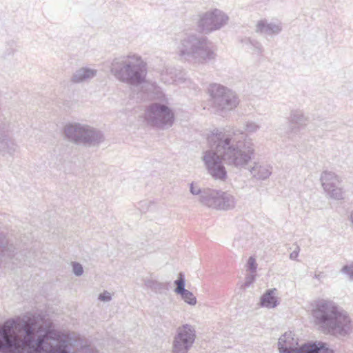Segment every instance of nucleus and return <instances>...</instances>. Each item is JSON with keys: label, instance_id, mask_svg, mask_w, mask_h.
<instances>
[{"label": "nucleus", "instance_id": "nucleus-1", "mask_svg": "<svg viewBox=\"0 0 353 353\" xmlns=\"http://www.w3.org/2000/svg\"><path fill=\"white\" fill-rule=\"evenodd\" d=\"M0 353H99L75 332L51 329L28 313L0 328Z\"/></svg>", "mask_w": 353, "mask_h": 353}, {"label": "nucleus", "instance_id": "nucleus-2", "mask_svg": "<svg viewBox=\"0 0 353 353\" xmlns=\"http://www.w3.org/2000/svg\"><path fill=\"white\" fill-rule=\"evenodd\" d=\"M208 141L211 149L203 152L202 160L208 173L215 180L224 181L227 179L223 161L241 169L254 157L253 145L237 139L234 133L226 134L216 131L208 137Z\"/></svg>", "mask_w": 353, "mask_h": 353}, {"label": "nucleus", "instance_id": "nucleus-3", "mask_svg": "<svg viewBox=\"0 0 353 353\" xmlns=\"http://www.w3.org/2000/svg\"><path fill=\"white\" fill-rule=\"evenodd\" d=\"M110 73L119 81L129 85L141 86L139 92L145 100L157 99L146 110H172L168 99L155 82L146 81L147 63L135 53H129L113 59L110 65Z\"/></svg>", "mask_w": 353, "mask_h": 353}, {"label": "nucleus", "instance_id": "nucleus-4", "mask_svg": "<svg viewBox=\"0 0 353 353\" xmlns=\"http://www.w3.org/2000/svg\"><path fill=\"white\" fill-rule=\"evenodd\" d=\"M311 314L314 325L324 334L345 336L352 330L349 314L334 301L319 299L315 301Z\"/></svg>", "mask_w": 353, "mask_h": 353}, {"label": "nucleus", "instance_id": "nucleus-5", "mask_svg": "<svg viewBox=\"0 0 353 353\" xmlns=\"http://www.w3.org/2000/svg\"><path fill=\"white\" fill-rule=\"evenodd\" d=\"M176 53L181 59L194 64H204L216 57L212 43L206 37L196 34L183 35L176 46Z\"/></svg>", "mask_w": 353, "mask_h": 353}, {"label": "nucleus", "instance_id": "nucleus-6", "mask_svg": "<svg viewBox=\"0 0 353 353\" xmlns=\"http://www.w3.org/2000/svg\"><path fill=\"white\" fill-rule=\"evenodd\" d=\"M63 131L67 141L79 145L99 147L105 141V135L101 130L86 123H68Z\"/></svg>", "mask_w": 353, "mask_h": 353}, {"label": "nucleus", "instance_id": "nucleus-7", "mask_svg": "<svg viewBox=\"0 0 353 353\" xmlns=\"http://www.w3.org/2000/svg\"><path fill=\"white\" fill-rule=\"evenodd\" d=\"M280 353H334L329 345L322 341L308 343L299 347L298 339L292 332L280 336L278 341Z\"/></svg>", "mask_w": 353, "mask_h": 353}, {"label": "nucleus", "instance_id": "nucleus-8", "mask_svg": "<svg viewBox=\"0 0 353 353\" xmlns=\"http://www.w3.org/2000/svg\"><path fill=\"white\" fill-rule=\"evenodd\" d=\"M208 93L214 105L221 110H232L239 103L237 94L230 88L219 83H210L208 88Z\"/></svg>", "mask_w": 353, "mask_h": 353}, {"label": "nucleus", "instance_id": "nucleus-9", "mask_svg": "<svg viewBox=\"0 0 353 353\" xmlns=\"http://www.w3.org/2000/svg\"><path fill=\"white\" fill-rule=\"evenodd\" d=\"M196 339L195 327L185 323L176 329L171 343V353H188Z\"/></svg>", "mask_w": 353, "mask_h": 353}, {"label": "nucleus", "instance_id": "nucleus-10", "mask_svg": "<svg viewBox=\"0 0 353 353\" xmlns=\"http://www.w3.org/2000/svg\"><path fill=\"white\" fill-rule=\"evenodd\" d=\"M229 17L219 9H214L199 14L197 26L205 34L219 30L228 24Z\"/></svg>", "mask_w": 353, "mask_h": 353}, {"label": "nucleus", "instance_id": "nucleus-11", "mask_svg": "<svg viewBox=\"0 0 353 353\" xmlns=\"http://www.w3.org/2000/svg\"><path fill=\"white\" fill-rule=\"evenodd\" d=\"M320 181L325 196L329 199L341 201L345 198L341 178L335 172L325 170L321 172Z\"/></svg>", "mask_w": 353, "mask_h": 353}, {"label": "nucleus", "instance_id": "nucleus-12", "mask_svg": "<svg viewBox=\"0 0 353 353\" xmlns=\"http://www.w3.org/2000/svg\"><path fill=\"white\" fill-rule=\"evenodd\" d=\"M144 119L149 125L166 129L172 125L174 115L173 112H145Z\"/></svg>", "mask_w": 353, "mask_h": 353}, {"label": "nucleus", "instance_id": "nucleus-13", "mask_svg": "<svg viewBox=\"0 0 353 353\" xmlns=\"http://www.w3.org/2000/svg\"><path fill=\"white\" fill-rule=\"evenodd\" d=\"M251 178L256 181H265L272 174V166L265 162L255 161L248 168Z\"/></svg>", "mask_w": 353, "mask_h": 353}, {"label": "nucleus", "instance_id": "nucleus-14", "mask_svg": "<svg viewBox=\"0 0 353 353\" xmlns=\"http://www.w3.org/2000/svg\"><path fill=\"white\" fill-rule=\"evenodd\" d=\"M174 284L176 285L175 293L179 294L187 304L194 306L197 303L196 298L192 292L185 288V279L182 272L179 274L178 279L174 281Z\"/></svg>", "mask_w": 353, "mask_h": 353}, {"label": "nucleus", "instance_id": "nucleus-15", "mask_svg": "<svg viewBox=\"0 0 353 353\" xmlns=\"http://www.w3.org/2000/svg\"><path fill=\"white\" fill-rule=\"evenodd\" d=\"M281 302L279 297V292L276 288H271L265 290L261 295L259 301V305L269 310L274 309L279 305Z\"/></svg>", "mask_w": 353, "mask_h": 353}, {"label": "nucleus", "instance_id": "nucleus-16", "mask_svg": "<svg viewBox=\"0 0 353 353\" xmlns=\"http://www.w3.org/2000/svg\"><path fill=\"white\" fill-rule=\"evenodd\" d=\"M220 192L221 190L203 188V195L199 197V201L208 208L216 210Z\"/></svg>", "mask_w": 353, "mask_h": 353}, {"label": "nucleus", "instance_id": "nucleus-17", "mask_svg": "<svg viewBox=\"0 0 353 353\" xmlns=\"http://www.w3.org/2000/svg\"><path fill=\"white\" fill-rule=\"evenodd\" d=\"M282 30L281 23L268 22L267 20H260L256 25V32L267 35L278 34Z\"/></svg>", "mask_w": 353, "mask_h": 353}, {"label": "nucleus", "instance_id": "nucleus-18", "mask_svg": "<svg viewBox=\"0 0 353 353\" xmlns=\"http://www.w3.org/2000/svg\"><path fill=\"white\" fill-rule=\"evenodd\" d=\"M17 145L10 138L8 131L0 128V152L3 155L6 154L12 155L17 151Z\"/></svg>", "mask_w": 353, "mask_h": 353}, {"label": "nucleus", "instance_id": "nucleus-19", "mask_svg": "<svg viewBox=\"0 0 353 353\" xmlns=\"http://www.w3.org/2000/svg\"><path fill=\"white\" fill-rule=\"evenodd\" d=\"M236 205V197L227 191L221 190L216 210L224 211L231 210L235 208Z\"/></svg>", "mask_w": 353, "mask_h": 353}, {"label": "nucleus", "instance_id": "nucleus-20", "mask_svg": "<svg viewBox=\"0 0 353 353\" xmlns=\"http://www.w3.org/2000/svg\"><path fill=\"white\" fill-rule=\"evenodd\" d=\"M97 70L95 69L83 67L77 70L71 77V81L74 83H79L88 81L97 76Z\"/></svg>", "mask_w": 353, "mask_h": 353}, {"label": "nucleus", "instance_id": "nucleus-21", "mask_svg": "<svg viewBox=\"0 0 353 353\" xmlns=\"http://www.w3.org/2000/svg\"><path fill=\"white\" fill-rule=\"evenodd\" d=\"M161 79L167 84L177 81L176 70L174 68L166 66L161 71Z\"/></svg>", "mask_w": 353, "mask_h": 353}, {"label": "nucleus", "instance_id": "nucleus-22", "mask_svg": "<svg viewBox=\"0 0 353 353\" xmlns=\"http://www.w3.org/2000/svg\"><path fill=\"white\" fill-rule=\"evenodd\" d=\"M290 125L292 130L306 125L307 119L302 112H294L290 117Z\"/></svg>", "mask_w": 353, "mask_h": 353}, {"label": "nucleus", "instance_id": "nucleus-23", "mask_svg": "<svg viewBox=\"0 0 353 353\" xmlns=\"http://www.w3.org/2000/svg\"><path fill=\"white\" fill-rule=\"evenodd\" d=\"M144 285L148 288L151 289L155 292H161L165 288V285L152 279H146L144 280Z\"/></svg>", "mask_w": 353, "mask_h": 353}, {"label": "nucleus", "instance_id": "nucleus-24", "mask_svg": "<svg viewBox=\"0 0 353 353\" xmlns=\"http://www.w3.org/2000/svg\"><path fill=\"white\" fill-rule=\"evenodd\" d=\"M245 42L246 45H250L258 54H262L263 52V46L259 41L248 38L245 39Z\"/></svg>", "mask_w": 353, "mask_h": 353}, {"label": "nucleus", "instance_id": "nucleus-25", "mask_svg": "<svg viewBox=\"0 0 353 353\" xmlns=\"http://www.w3.org/2000/svg\"><path fill=\"white\" fill-rule=\"evenodd\" d=\"M258 264L256 263V258L254 256H251L248 258L245 265L246 271L250 272H256Z\"/></svg>", "mask_w": 353, "mask_h": 353}, {"label": "nucleus", "instance_id": "nucleus-26", "mask_svg": "<svg viewBox=\"0 0 353 353\" xmlns=\"http://www.w3.org/2000/svg\"><path fill=\"white\" fill-rule=\"evenodd\" d=\"M190 192L194 196H197L198 199L203 195V189L199 185L192 183L190 185Z\"/></svg>", "mask_w": 353, "mask_h": 353}, {"label": "nucleus", "instance_id": "nucleus-27", "mask_svg": "<svg viewBox=\"0 0 353 353\" xmlns=\"http://www.w3.org/2000/svg\"><path fill=\"white\" fill-rule=\"evenodd\" d=\"M72 272L77 276H80L83 274V268L82 265L78 262L72 263Z\"/></svg>", "mask_w": 353, "mask_h": 353}, {"label": "nucleus", "instance_id": "nucleus-28", "mask_svg": "<svg viewBox=\"0 0 353 353\" xmlns=\"http://www.w3.org/2000/svg\"><path fill=\"white\" fill-rule=\"evenodd\" d=\"M256 272H249L245 277L244 288L250 287L256 279Z\"/></svg>", "mask_w": 353, "mask_h": 353}, {"label": "nucleus", "instance_id": "nucleus-29", "mask_svg": "<svg viewBox=\"0 0 353 353\" xmlns=\"http://www.w3.org/2000/svg\"><path fill=\"white\" fill-rule=\"evenodd\" d=\"M259 125L254 122L248 121L245 124V129L247 132L252 133L256 132L259 129Z\"/></svg>", "mask_w": 353, "mask_h": 353}, {"label": "nucleus", "instance_id": "nucleus-30", "mask_svg": "<svg viewBox=\"0 0 353 353\" xmlns=\"http://www.w3.org/2000/svg\"><path fill=\"white\" fill-rule=\"evenodd\" d=\"M341 271L342 273L347 274L350 280L353 281V264L343 266Z\"/></svg>", "mask_w": 353, "mask_h": 353}, {"label": "nucleus", "instance_id": "nucleus-31", "mask_svg": "<svg viewBox=\"0 0 353 353\" xmlns=\"http://www.w3.org/2000/svg\"><path fill=\"white\" fill-rule=\"evenodd\" d=\"M98 299L102 302H109L112 300V294L107 290L99 294Z\"/></svg>", "mask_w": 353, "mask_h": 353}, {"label": "nucleus", "instance_id": "nucleus-32", "mask_svg": "<svg viewBox=\"0 0 353 353\" xmlns=\"http://www.w3.org/2000/svg\"><path fill=\"white\" fill-rule=\"evenodd\" d=\"M300 252V248L299 245H296L295 250L290 253V259L292 260H297Z\"/></svg>", "mask_w": 353, "mask_h": 353}, {"label": "nucleus", "instance_id": "nucleus-33", "mask_svg": "<svg viewBox=\"0 0 353 353\" xmlns=\"http://www.w3.org/2000/svg\"><path fill=\"white\" fill-rule=\"evenodd\" d=\"M325 277L324 272H316L314 275V278L321 282V280Z\"/></svg>", "mask_w": 353, "mask_h": 353}, {"label": "nucleus", "instance_id": "nucleus-34", "mask_svg": "<svg viewBox=\"0 0 353 353\" xmlns=\"http://www.w3.org/2000/svg\"><path fill=\"white\" fill-rule=\"evenodd\" d=\"M349 220L351 221L352 224L353 225V210L351 211L349 216Z\"/></svg>", "mask_w": 353, "mask_h": 353}]
</instances>
